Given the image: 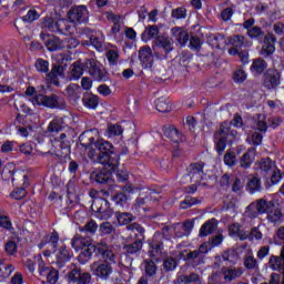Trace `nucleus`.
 Segmentation results:
<instances>
[{
  "label": "nucleus",
  "mask_w": 284,
  "mask_h": 284,
  "mask_svg": "<svg viewBox=\"0 0 284 284\" xmlns=\"http://www.w3.org/2000/svg\"><path fill=\"white\" fill-rule=\"evenodd\" d=\"M172 33L174 34L176 41H179L181 45H185V43L190 41V34H187V31L179 27L172 29Z\"/></svg>",
  "instance_id": "nucleus-38"
},
{
  "label": "nucleus",
  "mask_w": 284,
  "mask_h": 284,
  "mask_svg": "<svg viewBox=\"0 0 284 284\" xmlns=\"http://www.w3.org/2000/svg\"><path fill=\"white\" fill-rule=\"evenodd\" d=\"M263 85L266 90H276L281 85V72L276 69H268L264 74Z\"/></svg>",
  "instance_id": "nucleus-13"
},
{
  "label": "nucleus",
  "mask_w": 284,
  "mask_h": 284,
  "mask_svg": "<svg viewBox=\"0 0 284 284\" xmlns=\"http://www.w3.org/2000/svg\"><path fill=\"white\" fill-rule=\"evenodd\" d=\"M94 148L88 153L90 161L111 168V171L114 172L119 168L120 158L119 154L114 153L112 143L105 140H98L94 143Z\"/></svg>",
  "instance_id": "nucleus-1"
},
{
  "label": "nucleus",
  "mask_w": 284,
  "mask_h": 284,
  "mask_svg": "<svg viewBox=\"0 0 284 284\" xmlns=\"http://www.w3.org/2000/svg\"><path fill=\"white\" fill-rule=\"evenodd\" d=\"M229 44L232 45V48L229 49V54H231V57H236V54H239L243 48H250V45H252L247 38L241 34H235L229 38Z\"/></svg>",
  "instance_id": "nucleus-10"
},
{
  "label": "nucleus",
  "mask_w": 284,
  "mask_h": 284,
  "mask_svg": "<svg viewBox=\"0 0 284 284\" xmlns=\"http://www.w3.org/2000/svg\"><path fill=\"white\" fill-rule=\"evenodd\" d=\"M267 70V62L261 58H257L253 61L251 65V71L256 72V74H263Z\"/></svg>",
  "instance_id": "nucleus-41"
},
{
  "label": "nucleus",
  "mask_w": 284,
  "mask_h": 284,
  "mask_svg": "<svg viewBox=\"0 0 284 284\" xmlns=\"http://www.w3.org/2000/svg\"><path fill=\"white\" fill-rule=\"evenodd\" d=\"M33 103H36L37 105H43L44 108H50L51 110H57V108H61V101L59 99V95L57 94H37L33 98Z\"/></svg>",
  "instance_id": "nucleus-11"
},
{
  "label": "nucleus",
  "mask_w": 284,
  "mask_h": 284,
  "mask_svg": "<svg viewBox=\"0 0 284 284\" xmlns=\"http://www.w3.org/2000/svg\"><path fill=\"white\" fill-rule=\"evenodd\" d=\"M222 258L226 263L236 265V261H239V254H236V252H234V251H225L222 253Z\"/></svg>",
  "instance_id": "nucleus-50"
},
{
  "label": "nucleus",
  "mask_w": 284,
  "mask_h": 284,
  "mask_svg": "<svg viewBox=\"0 0 284 284\" xmlns=\"http://www.w3.org/2000/svg\"><path fill=\"white\" fill-rule=\"evenodd\" d=\"M106 59L110 65H116L119 63V51L112 49L106 52Z\"/></svg>",
  "instance_id": "nucleus-61"
},
{
  "label": "nucleus",
  "mask_w": 284,
  "mask_h": 284,
  "mask_svg": "<svg viewBox=\"0 0 284 284\" xmlns=\"http://www.w3.org/2000/svg\"><path fill=\"white\" fill-rule=\"evenodd\" d=\"M64 20L55 21L52 17H44L41 22V28L44 32H63Z\"/></svg>",
  "instance_id": "nucleus-15"
},
{
  "label": "nucleus",
  "mask_w": 284,
  "mask_h": 284,
  "mask_svg": "<svg viewBox=\"0 0 284 284\" xmlns=\"http://www.w3.org/2000/svg\"><path fill=\"white\" fill-rule=\"evenodd\" d=\"M61 123H63V120L59 119V118H55L53 119L50 123H49V126H48V132L50 134H58V132H61Z\"/></svg>",
  "instance_id": "nucleus-48"
},
{
  "label": "nucleus",
  "mask_w": 284,
  "mask_h": 284,
  "mask_svg": "<svg viewBox=\"0 0 284 284\" xmlns=\"http://www.w3.org/2000/svg\"><path fill=\"white\" fill-rule=\"evenodd\" d=\"M2 179L4 181H17V179H23V186L28 187L30 185V182L28 181V175L23 173V171L17 170V165L14 163L10 162L4 165V168L1 171Z\"/></svg>",
  "instance_id": "nucleus-6"
},
{
  "label": "nucleus",
  "mask_w": 284,
  "mask_h": 284,
  "mask_svg": "<svg viewBox=\"0 0 284 284\" xmlns=\"http://www.w3.org/2000/svg\"><path fill=\"white\" fill-rule=\"evenodd\" d=\"M246 34L250 39H263V29L260 27H253L252 29H248Z\"/></svg>",
  "instance_id": "nucleus-60"
},
{
  "label": "nucleus",
  "mask_w": 284,
  "mask_h": 284,
  "mask_svg": "<svg viewBox=\"0 0 284 284\" xmlns=\"http://www.w3.org/2000/svg\"><path fill=\"white\" fill-rule=\"evenodd\" d=\"M55 257L59 265H63V263H68V261L72 258V255L70 254V251H68V247L63 245L55 253Z\"/></svg>",
  "instance_id": "nucleus-37"
},
{
  "label": "nucleus",
  "mask_w": 284,
  "mask_h": 284,
  "mask_svg": "<svg viewBox=\"0 0 284 284\" xmlns=\"http://www.w3.org/2000/svg\"><path fill=\"white\" fill-rule=\"evenodd\" d=\"M47 278L45 284H57L59 283V271L57 268H50L47 275H44Z\"/></svg>",
  "instance_id": "nucleus-54"
},
{
  "label": "nucleus",
  "mask_w": 284,
  "mask_h": 284,
  "mask_svg": "<svg viewBox=\"0 0 284 284\" xmlns=\"http://www.w3.org/2000/svg\"><path fill=\"white\" fill-rule=\"evenodd\" d=\"M139 59L144 68H152L154 63V55L150 47H142L139 51Z\"/></svg>",
  "instance_id": "nucleus-21"
},
{
  "label": "nucleus",
  "mask_w": 284,
  "mask_h": 284,
  "mask_svg": "<svg viewBox=\"0 0 284 284\" xmlns=\"http://www.w3.org/2000/svg\"><path fill=\"white\" fill-rule=\"evenodd\" d=\"M85 69L94 81H108V75L105 74V70L101 69V63L94 59H89L85 62Z\"/></svg>",
  "instance_id": "nucleus-9"
},
{
  "label": "nucleus",
  "mask_w": 284,
  "mask_h": 284,
  "mask_svg": "<svg viewBox=\"0 0 284 284\" xmlns=\"http://www.w3.org/2000/svg\"><path fill=\"white\" fill-rule=\"evenodd\" d=\"M68 280L70 283L90 284V281H92V275H90L88 272H82L79 267H74L69 272Z\"/></svg>",
  "instance_id": "nucleus-14"
},
{
  "label": "nucleus",
  "mask_w": 284,
  "mask_h": 284,
  "mask_svg": "<svg viewBox=\"0 0 284 284\" xmlns=\"http://www.w3.org/2000/svg\"><path fill=\"white\" fill-rule=\"evenodd\" d=\"M268 265L273 272H283L284 274V248H282L280 256L272 255L270 257Z\"/></svg>",
  "instance_id": "nucleus-24"
},
{
  "label": "nucleus",
  "mask_w": 284,
  "mask_h": 284,
  "mask_svg": "<svg viewBox=\"0 0 284 284\" xmlns=\"http://www.w3.org/2000/svg\"><path fill=\"white\" fill-rule=\"evenodd\" d=\"M26 187H17L16 190H13L10 194L11 199H14L16 201H21V199H26L28 192L26 191Z\"/></svg>",
  "instance_id": "nucleus-55"
},
{
  "label": "nucleus",
  "mask_w": 284,
  "mask_h": 284,
  "mask_svg": "<svg viewBox=\"0 0 284 284\" xmlns=\"http://www.w3.org/2000/svg\"><path fill=\"white\" fill-rule=\"evenodd\" d=\"M34 260L38 261V272H39L40 276H47V274L50 272V270L53 268V267L45 265V262H43V260L41 258V255H38L37 257H34Z\"/></svg>",
  "instance_id": "nucleus-49"
},
{
  "label": "nucleus",
  "mask_w": 284,
  "mask_h": 284,
  "mask_svg": "<svg viewBox=\"0 0 284 284\" xmlns=\"http://www.w3.org/2000/svg\"><path fill=\"white\" fill-rule=\"evenodd\" d=\"M0 227H2V230H8L9 232L14 230V227L12 226V220H10V217L7 215H1V214H0Z\"/></svg>",
  "instance_id": "nucleus-58"
},
{
  "label": "nucleus",
  "mask_w": 284,
  "mask_h": 284,
  "mask_svg": "<svg viewBox=\"0 0 284 284\" xmlns=\"http://www.w3.org/2000/svg\"><path fill=\"white\" fill-rule=\"evenodd\" d=\"M225 277L223 275V268L221 271H214L209 276V283L207 284H226Z\"/></svg>",
  "instance_id": "nucleus-42"
},
{
  "label": "nucleus",
  "mask_w": 284,
  "mask_h": 284,
  "mask_svg": "<svg viewBox=\"0 0 284 284\" xmlns=\"http://www.w3.org/2000/svg\"><path fill=\"white\" fill-rule=\"evenodd\" d=\"M104 41H105V36H103L102 32H95V34H92L90 37L91 45H93V48H95V50H98L99 52H101V50H103Z\"/></svg>",
  "instance_id": "nucleus-34"
},
{
  "label": "nucleus",
  "mask_w": 284,
  "mask_h": 284,
  "mask_svg": "<svg viewBox=\"0 0 284 284\" xmlns=\"http://www.w3.org/2000/svg\"><path fill=\"white\" fill-rule=\"evenodd\" d=\"M250 145H261L263 143V134L256 131H253L248 134L246 139Z\"/></svg>",
  "instance_id": "nucleus-46"
},
{
  "label": "nucleus",
  "mask_w": 284,
  "mask_h": 284,
  "mask_svg": "<svg viewBox=\"0 0 284 284\" xmlns=\"http://www.w3.org/2000/svg\"><path fill=\"white\" fill-rule=\"evenodd\" d=\"M263 43L261 51L262 57H272V54L276 52V47L274 45L276 43V36L273 33H266L264 36Z\"/></svg>",
  "instance_id": "nucleus-16"
},
{
  "label": "nucleus",
  "mask_w": 284,
  "mask_h": 284,
  "mask_svg": "<svg viewBox=\"0 0 284 284\" xmlns=\"http://www.w3.org/2000/svg\"><path fill=\"white\" fill-rule=\"evenodd\" d=\"M256 156V148H250L240 159V168L247 170L252 168L254 159Z\"/></svg>",
  "instance_id": "nucleus-22"
},
{
  "label": "nucleus",
  "mask_w": 284,
  "mask_h": 284,
  "mask_svg": "<svg viewBox=\"0 0 284 284\" xmlns=\"http://www.w3.org/2000/svg\"><path fill=\"white\" fill-rule=\"evenodd\" d=\"M141 250H143V240H136L131 244L124 245L126 254H136V252H141Z\"/></svg>",
  "instance_id": "nucleus-44"
},
{
  "label": "nucleus",
  "mask_w": 284,
  "mask_h": 284,
  "mask_svg": "<svg viewBox=\"0 0 284 284\" xmlns=\"http://www.w3.org/2000/svg\"><path fill=\"white\" fill-rule=\"evenodd\" d=\"M144 264L145 275L154 276V274H156V264L154 263V261H145Z\"/></svg>",
  "instance_id": "nucleus-62"
},
{
  "label": "nucleus",
  "mask_w": 284,
  "mask_h": 284,
  "mask_svg": "<svg viewBox=\"0 0 284 284\" xmlns=\"http://www.w3.org/2000/svg\"><path fill=\"white\" fill-rule=\"evenodd\" d=\"M217 138L215 150L219 156L223 155L227 143H234L239 139V131L232 129L227 122H223L220 126V131L215 134Z\"/></svg>",
  "instance_id": "nucleus-3"
},
{
  "label": "nucleus",
  "mask_w": 284,
  "mask_h": 284,
  "mask_svg": "<svg viewBox=\"0 0 284 284\" xmlns=\"http://www.w3.org/2000/svg\"><path fill=\"white\" fill-rule=\"evenodd\" d=\"M92 212H94L95 217L100 221H108L112 219V209L110 207V202L105 199H97L91 205Z\"/></svg>",
  "instance_id": "nucleus-7"
},
{
  "label": "nucleus",
  "mask_w": 284,
  "mask_h": 284,
  "mask_svg": "<svg viewBox=\"0 0 284 284\" xmlns=\"http://www.w3.org/2000/svg\"><path fill=\"white\" fill-rule=\"evenodd\" d=\"M268 212L270 204H267V201L265 200L253 202L246 207V214L251 219H256V216H258L260 214H268Z\"/></svg>",
  "instance_id": "nucleus-12"
},
{
  "label": "nucleus",
  "mask_w": 284,
  "mask_h": 284,
  "mask_svg": "<svg viewBox=\"0 0 284 284\" xmlns=\"http://www.w3.org/2000/svg\"><path fill=\"white\" fill-rule=\"evenodd\" d=\"M258 168L262 172H270L271 170H274L275 165L270 158H265L258 162Z\"/></svg>",
  "instance_id": "nucleus-52"
},
{
  "label": "nucleus",
  "mask_w": 284,
  "mask_h": 284,
  "mask_svg": "<svg viewBox=\"0 0 284 284\" xmlns=\"http://www.w3.org/2000/svg\"><path fill=\"white\" fill-rule=\"evenodd\" d=\"M108 136L112 138V136H121V134H123V126L119 125V124H110L108 126Z\"/></svg>",
  "instance_id": "nucleus-53"
},
{
  "label": "nucleus",
  "mask_w": 284,
  "mask_h": 284,
  "mask_svg": "<svg viewBox=\"0 0 284 284\" xmlns=\"http://www.w3.org/2000/svg\"><path fill=\"white\" fill-rule=\"evenodd\" d=\"M81 234H94L99 230V225L94 220L89 221L83 227L79 229Z\"/></svg>",
  "instance_id": "nucleus-47"
},
{
  "label": "nucleus",
  "mask_w": 284,
  "mask_h": 284,
  "mask_svg": "<svg viewBox=\"0 0 284 284\" xmlns=\"http://www.w3.org/2000/svg\"><path fill=\"white\" fill-rule=\"evenodd\" d=\"M216 227H219V222L216 219H211L205 222L200 229V236H210L213 232H216Z\"/></svg>",
  "instance_id": "nucleus-27"
},
{
  "label": "nucleus",
  "mask_w": 284,
  "mask_h": 284,
  "mask_svg": "<svg viewBox=\"0 0 284 284\" xmlns=\"http://www.w3.org/2000/svg\"><path fill=\"white\" fill-rule=\"evenodd\" d=\"M179 282L184 284H192V283L201 284V275L196 273H190L189 275H180Z\"/></svg>",
  "instance_id": "nucleus-43"
},
{
  "label": "nucleus",
  "mask_w": 284,
  "mask_h": 284,
  "mask_svg": "<svg viewBox=\"0 0 284 284\" xmlns=\"http://www.w3.org/2000/svg\"><path fill=\"white\" fill-rule=\"evenodd\" d=\"M194 227V222L186 221L181 225L182 232H176L175 236L178 239H183V236H187L190 232H192V229Z\"/></svg>",
  "instance_id": "nucleus-45"
},
{
  "label": "nucleus",
  "mask_w": 284,
  "mask_h": 284,
  "mask_svg": "<svg viewBox=\"0 0 284 284\" xmlns=\"http://www.w3.org/2000/svg\"><path fill=\"white\" fill-rule=\"evenodd\" d=\"M141 37L145 43L151 39H156L159 37V27L156 24L146 27Z\"/></svg>",
  "instance_id": "nucleus-32"
},
{
  "label": "nucleus",
  "mask_w": 284,
  "mask_h": 284,
  "mask_svg": "<svg viewBox=\"0 0 284 284\" xmlns=\"http://www.w3.org/2000/svg\"><path fill=\"white\" fill-rule=\"evenodd\" d=\"M82 102L85 108H89V110H97L99 106V97L89 93L82 98Z\"/></svg>",
  "instance_id": "nucleus-33"
},
{
  "label": "nucleus",
  "mask_w": 284,
  "mask_h": 284,
  "mask_svg": "<svg viewBox=\"0 0 284 284\" xmlns=\"http://www.w3.org/2000/svg\"><path fill=\"white\" fill-rule=\"evenodd\" d=\"M159 239H161V234H154L153 239L149 241V253L152 258L161 256V253L163 252V242H160Z\"/></svg>",
  "instance_id": "nucleus-20"
},
{
  "label": "nucleus",
  "mask_w": 284,
  "mask_h": 284,
  "mask_svg": "<svg viewBox=\"0 0 284 284\" xmlns=\"http://www.w3.org/2000/svg\"><path fill=\"white\" fill-rule=\"evenodd\" d=\"M91 176L97 183H108V181H110V176H112V173L106 170L94 171Z\"/></svg>",
  "instance_id": "nucleus-40"
},
{
  "label": "nucleus",
  "mask_w": 284,
  "mask_h": 284,
  "mask_svg": "<svg viewBox=\"0 0 284 284\" xmlns=\"http://www.w3.org/2000/svg\"><path fill=\"white\" fill-rule=\"evenodd\" d=\"M224 163L225 165H229V168H233V165H236V153L232 151H226L224 154Z\"/></svg>",
  "instance_id": "nucleus-59"
},
{
  "label": "nucleus",
  "mask_w": 284,
  "mask_h": 284,
  "mask_svg": "<svg viewBox=\"0 0 284 284\" xmlns=\"http://www.w3.org/2000/svg\"><path fill=\"white\" fill-rule=\"evenodd\" d=\"M128 232L133 234L138 241H145V229L139 223H131L126 226Z\"/></svg>",
  "instance_id": "nucleus-29"
},
{
  "label": "nucleus",
  "mask_w": 284,
  "mask_h": 284,
  "mask_svg": "<svg viewBox=\"0 0 284 284\" xmlns=\"http://www.w3.org/2000/svg\"><path fill=\"white\" fill-rule=\"evenodd\" d=\"M153 50L158 59H168V54L174 50V42L170 37L159 36L153 41Z\"/></svg>",
  "instance_id": "nucleus-5"
},
{
  "label": "nucleus",
  "mask_w": 284,
  "mask_h": 284,
  "mask_svg": "<svg viewBox=\"0 0 284 284\" xmlns=\"http://www.w3.org/2000/svg\"><path fill=\"white\" fill-rule=\"evenodd\" d=\"M40 39L44 41L45 48L50 52H55L57 50H63L65 48L72 49L77 48L79 45V41L74 38H65L64 40H61L60 38H57L54 36L45 34L44 32L40 33Z\"/></svg>",
  "instance_id": "nucleus-4"
},
{
  "label": "nucleus",
  "mask_w": 284,
  "mask_h": 284,
  "mask_svg": "<svg viewBox=\"0 0 284 284\" xmlns=\"http://www.w3.org/2000/svg\"><path fill=\"white\" fill-rule=\"evenodd\" d=\"M21 19L24 23H32L39 19V12H37V9H30Z\"/></svg>",
  "instance_id": "nucleus-57"
},
{
  "label": "nucleus",
  "mask_w": 284,
  "mask_h": 284,
  "mask_svg": "<svg viewBox=\"0 0 284 284\" xmlns=\"http://www.w3.org/2000/svg\"><path fill=\"white\" fill-rule=\"evenodd\" d=\"M246 187L251 194H254L256 192H261V179L256 175H251L248 178V182L246 184Z\"/></svg>",
  "instance_id": "nucleus-36"
},
{
  "label": "nucleus",
  "mask_w": 284,
  "mask_h": 284,
  "mask_svg": "<svg viewBox=\"0 0 284 284\" xmlns=\"http://www.w3.org/2000/svg\"><path fill=\"white\" fill-rule=\"evenodd\" d=\"M68 19L71 23H88L90 11L85 4L73 6L68 12Z\"/></svg>",
  "instance_id": "nucleus-8"
},
{
  "label": "nucleus",
  "mask_w": 284,
  "mask_h": 284,
  "mask_svg": "<svg viewBox=\"0 0 284 284\" xmlns=\"http://www.w3.org/2000/svg\"><path fill=\"white\" fill-rule=\"evenodd\" d=\"M176 265H179V264L176 263V260L174 257H168L163 262V267H164L165 272H172V271L176 270Z\"/></svg>",
  "instance_id": "nucleus-63"
},
{
  "label": "nucleus",
  "mask_w": 284,
  "mask_h": 284,
  "mask_svg": "<svg viewBox=\"0 0 284 284\" xmlns=\"http://www.w3.org/2000/svg\"><path fill=\"white\" fill-rule=\"evenodd\" d=\"M230 236H237L240 241H248L250 229L241 226L239 223L231 224L229 226Z\"/></svg>",
  "instance_id": "nucleus-18"
},
{
  "label": "nucleus",
  "mask_w": 284,
  "mask_h": 284,
  "mask_svg": "<svg viewBox=\"0 0 284 284\" xmlns=\"http://www.w3.org/2000/svg\"><path fill=\"white\" fill-rule=\"evenodd\" d=\"M164 136L170 139L172 143H181L183 141V134L179 132V129L174 125L164 128Z\"/></svg>",
  "instance_id": "nucleus-25"
},
{
  "label": "nucleus",
  "mask_w": 284,
  "mask_h": 284,
  "mask_svg": "<svg viewBox=\"0 0 284 284\" xmlns=\"http://www.w3.org/2000/svg\"><path fill=\"white\" fill-rule=\"evenodd\" d=\"M12 272H14V265L6 262V260H0V281L10 278Z\"/></svg>",
  "instance_id": "nucleus-31"
},
{
  "label": "nucleus",
  "mask_w": 284,
  "mask_h": 284,
  "mask_svg": "<svg viewBox=\"0 0 284 284\" xmlns=\"http://www.w3.org/2000/svg\"><path fill=\"white\" fill-rule=\"evenodd\" d=\"M67 94L70 101H79L81 99V87L79 84H69L67 87Z\"/></svg>",
  "instance_id": "nucleus-35"
},
{
  "label": "nucleus",
  "mask_w": 284,
  "mask_h": 284,
  "mask_svg": "<svg viewBox=\"0 0 284 284\" xmlns=\"http://www.w3.org/2000/svg\"><path fill=\"white\" fill-rule=\"evenodd\" d=\"M34 65L38 72L48 73L50 70V62L43 59H38Z\"/></svg>",
  "instance_id": "nucleus-56"
},
{
  "label": "nucleus",
  "mask_w": 284,
  "mask_h": 284,
  "mask_svg": "<svg viewBox=\"0 0 284 284\" xmlns=\"http://www.w3.org/2000/svg\"><path fill=\"white\" fill-rule=\"evenodd\" d=\"M115 217L118 220L119 225H126V227L135 219L132 213H128V212H116Z\"/></svg>",
  "instance_id": "nucleus-39"
},
{
  "label": "nucleus",
  "mask_w": 284,
  "mask_h": 284,
  "mask_svg": "<svg viewBox=\"0 0 284 284\" xmlns=\"http://www.w3.org/2000/svg\"><path fill=\"white\" fill-rule=\"evenodd\" d=\"M91 243L90 236L83 237V235H75L71 240V247L75 250V252H79V250H83L87 245Z\"/></svg>",
  "instance_id": "nucleus-30"
},
{
  "label": "nucleus",
  "mask_w": 284,
  "mask_h": 284,
  "mask_svg": "<svg viewBox=\"0 0 284 284\" xmlns=\"http://www.w3.org/2000/svg\"><path fill=\"white\" fill-rule=\"evenodd\" d=\"M97 251L99 252V245H92L90 242L84 248H82V252L79 254V263H81V265H85V263L92 258V254H94Z\"/></svg>",
  "instance_id": "nucleus-23"
},
{
  "label": "nucleus",
  "mask_w": 284,
  "mask_h": 284,
  "mask_svg": "<svg viewBox=\"0 0 284 284\" xmlns=\"http://www.w3.org/2000/svg\"><path fill=\"white\" fill-rule=\"evenodd\" d=\"M98 254H101L103 261L93 262L90 265V270L93 276H98L102 281H108L114 270L112 268V263L116 258L114 251L108 244L101 242L98 244Z\"/></svg>",
  "instance_id": "nucleus-2"
},
{
  "label": "nucleus",
  "mask_w": 284,
  "mask_h": 284,
  "mask_svg": "<svg viewBox=\"0 0 284 284\" xmlns=\"http://www.w3.org/2000/svg\"><path fill=\"white\" fill-rule=\"evenodd\" d=\"M105 17L108 21L113 23V27L111 28V34H113V37H116V34L121 32V16L112 12H106Z\"/></svg>",
  "instance_id": "nucleus-26"
},
{
  "label": "nucleus",
  "mask_w": 284,
  "mask_h": 284,
  "mask_svg": "<svg viewBox=\"0 0 284 284\" xmlns=\"http://www.w3.org/2000/svg\"><path fill=\"white\" fill-rule=\"evenodd\" d=\"M158 112H170V104L163 99H158L155 102Z\"/></svg>",
  "instance_id": "nucleus-64"
},
{
  "label": "nucleus",
  "mask_w": 284,
  "mask_h": 284,
  "mask_svg": "<svg viewBox=\"0 0 284 284\" xmlns=\"http://www.w3.org/2000/svg\"><path fill=\"white\" fill-rule=\"evenodd\" d=\"M201 203V200L192 196H186L180 204L181 210H187L192 207L193 205H199Z\"/></svg>",
  "instance_id": "nucleus-51"
},
{
  "label": "nucleus",
  "mask_w": 284,
  "mask_h": 284,
  "mask_svg": "<svg viewBox=\"0 0 284 284\" xmlns=\"http://www.w3.org/2000/svg\"><path fill=\"white\" fill-rule=\"evenodd\" d=\"M83 62H81V60L73 62L70 67V81H79V78L83 77Z\"/></svg>",
  "instance_id": "nucleus-28"
},
{
  "label": "nucleus",
  "mask_w": 284,
  "mask_h": 284,
  "mask_svg": "<svg viewBox=\"0 0 284 284\" xmlns=\"http://www.w3.org/2000/svg\"><path fill=\"white\" fill-rule=\"evenodd\" d=\"M243 267H232V266H223L222 274L224 276L225 283H233V281H239L241 276H243Z\"/></svg>",
  "instance_id": "nucleus-17"
},
{
  "label": "nucleus",
  "mask_w": 284,
  "mask_h": 284,
  "mask_svg": "<svg viewBox=\"0 0 284 284\" xmlns=\"http://www.w3.org/2000/svg\"><path fill=\"white\" fill-rule=\"evenodd\" d=\"M205 173L203 172V164L202 163H192L189 166V176L191 181L194 183H201L203 181V176Z\"/></svg>",
  "instance_id": "nucleus-19"
}]
</instances>
